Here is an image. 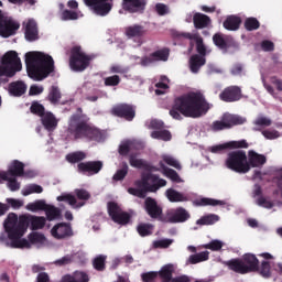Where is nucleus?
Listing matches in <instances>:
<instances>
[{"instance_id": "obj_40", "label": "nucleus", "mask_w": 282, "mask_h": 282, "mask_svg": "<svg viewBox=\"0 0 282 282\" xmlns=\"http://www.w3.org/2000/svg\"><path fill=\"white\" fill-rule=\"evenodd\" d=\"M158 276H160L162 282H173V267L171 264L162 267L158 272Z\"/></svg>"}, {"instance_id": "obj_39", "label": "nucleus", "mask_w": 282, "mask_h": 282, "mask_svg": "<svg viewBox=\"0 0 282 282\" xmlns=\"http://www.w3.org/2000/svg\"><path fill=\"white\" fill-rule=\"evenodd\" d=\"M130 166L133 169H144V171H153V166L142 159H135L133 154L129 156Z\"/></svg>"}, {"instance_id": "obj_21", "label": "nucleus", "mask_w": 282, "mask_h": 282, "mask_svg": "<svg viewBox=\"0 0 282 282\" xmlns=\"http://www.w3.org/2000/svg\"><path fill=\"white\" fill-rule=\"evenodd\" d=\"M144 209L151 219H160L162 217V206L158 204V200L153 197H147L144 200Z\"/></svg>"}, {"instance_id": "obj_47", "label": "nucleus", "mask_w": 282, "mask_h": 282, "mask_svg": "<svg viewBox=\"0 0 282 282\" xmlns=\"http://www.w3.org/2000/svg\"><path fill=\"white\" fill-rule=\"evenodd\" d=\"M62 95H61V89H58L57 86H52L47 100L51 101V105H58V101L61 100Z\"/></svg>"}, {"instance_id": "obj_4", "label": "nucleus", "mask_w": 282, "mask_h": 282, "mask_svg": "<svg viewBox=\"0 0 282 282\" xmlns=\"http://www.w3.org/2000/svg\"><path fill=\"white\" fill-rule=\"evenodd\" d=\"M167 182L164 178H160V175L153 173L142 174L141 180L137 181L135 187H129L128 193L133 195L134 197H139L140 199H144L147 197V193H158L160 188H164Z\"/></svg>"}, {"instance_id": "obj_60", "label": "nucleus", "mask_w": 282, "mask_h": 282, "mask_svg": "<svg viewBox=\"0 0 282 282\" xmlns=\"http://www.w3.org/2000/svg\"><path fill=\"white\" fill-rule=\"evenodd\" d=\"M74 193L77 199H79L80 202H87L91 199V194L85 188H76Z\"/></svg>"}, {"instance_id": "obj_29", "label": "nucleus", "mask_w": 282, "mask_h": 282, "mask_svg": "<svg viewBox=\"0 0 282 282\" xmlns=\"http://www.w3.org/2000/svg\"><path fill=\"white\" fill-rule=\"evenodd\" d=\"M3 182H8L7 186L12 193L21 191V183L17 181V176H8V173H0V184H3Z\"/></svg>"}, {"instance_id": "obj_50", "label": "nucleus", "mask_w": 282, "mask_h": 282, "mask_svg": "<svg viewBox=\"0 0 282 282\" xmlns=\"http://www.w3.org/2000/svg\"><path fill=\"white\" fill-rule=\"evenodd\" d=\"M129 173V165L127 164V162L122 163V169L118 170L115 175L112 176V180L115 182H122V180H124L127 177Z\"/></svg>"}, {"instance_id": "obj_37", "label": "nucleus", "mask_w": 282, "mask_h": 282, "mask_svg": "<svg viewBox=\"0 0 282 282\" xmlns=\"http://www.w3.org/2000/svg\"><path fill=\"white\" fill-rule=\"evenodd\" d=\"M223 122L225 123V127L227 129H230L231 127H235L237 124H243L246 120H243V118L239 116L226 113L223 116Z\"/></svg>"}, {"instance_id": "obj_43", "label": "nucleus", "mask_w": 282, "mask_h": 282, "mask_svg": "<svg viewBox=\"0 0 282 282\" xmlns=\"http://www.w3.org/2000/svg\"><path fill=\"white\" fill-rule=\"evenodd\" d=\"M137 232L140 237H151V235H153V225L149 223H140L137 226Z\"/></svg>"}, {"instance_id": "obj_44", "label": "nucleus", "mask_w": 282, "mask_h": 282, "mask_svg": "<svg viewBox=\"0 0 282 282\" xmlns=\"http://www.w3.org/2000/svg\"><path fill=\"white\" fill-rule=\"evenodd\" d=\"M209 254L210 252L208 251L192 254L189 256L187 262L191 263L192 265H195L196 263H202V261H208Z\"/></svg>"}, {"instance_id": "obj_11", "label": "nucleus", "mask_w": 282, "mask_h": 282, "mask_svg": "<svg viewBox=\"0 0 282 282\" xmlns=\"http://www.w3.org/2000/svg\"><path fill=\"white\" fill-rule=\"evenodd\" d=\"M108 214L112 221H115V224H119L120 226H127V224L131 221V215L122 212L120 206H118L115 202L108 203Z\"/></svg>"}, {"instance_id": "obj_13", "label": "nucleus", "mask_w": 282, "mask_h": 282, "mask_svg": "<svg viewBox=\"0 0 282 282\" xmlns=\"http://www.w3.org/2000/svg\"><path fill=\"white\" fill-rule=\"evenodd\" d=\"M191 219V213L184 207H177L166 213L162 221L165 224H184Z\"/></svg>"}, {"instance_id": "obj_61", "label": "nucleus", "mask_w": 282, "mask_h": 282, "mask_svg": "<svg viewBox=\"0 0 282 282\" xmlns=\"http://www.w3.org/2000/svg\"><path fill=\"white\" fill-rule=\"evenodd\" d=\"M104 85L106 87H118V85H120V76L112 75V76L106 77L104 79Z\"/></svg>"}, {"instance_id": "obj_6", "label": "nucleus", "mask_w": 282, "mask_h": 282, "mask_svg": "<svg viewBox=\"0 0 282 282\" xmlns=\"http://www.w3.org/2000/svg\"><path fill=\"white\" fill-rule=\"evenodd\" d=\"M29 226L31 227L30 214L21 215L18 219V225L15 228L11 229V236L13 237L11 238L10 248H26L30 250V241H28L25 238H21L23 235H25V232H28Z\"/></svg>"}, {"instance_id": "obj_9", "label": "nucleus", "mask_w": 282, "mask_h": 282, "mask_svg": "<svg viewBox=\"0 0 282 282\" xmlns=\"http://www.w3.org/2000/svg\"><path fill=\"white\" fill-rule=\"evenodd\" d=\"M26 210H31V213H39V210H44L48 221H54V219L61 218L62 215L61 208L47 204L45 199H37L34 203H29L26 205Z\"/></svg>"}, {"instance_id": "obj_10", "label": "nucleus", "mask_w": 282, "mask_h": 282, "mask_svg": "<svg viewBox=\"0 0 282 282\" xmlns=\"http://www.w3.org/2000/svg\"><path fill=\"white\" fill-rule=\"evenodd\" d=\"M19 28H21L19 22L14 21L11 17L0 10V36H2V39L14 36Z\"/></svg>"}, {"instance_id": "obj_49", "label": "nucleus", "mask_w": 282, "mask_h": 282, "mask_svg": "<svg viewBox=\"0 0 282 282\" xmlns=\"http://www.w3.org/2000/svg\"><path fill=\"white\" fill-rule=\"evenodd\" d=\"M107 256L99 254L93 260V267L98 272H104L106 268Z\"/></svg>"}, {"instance_id": "obj_18", "label": "nucleus", "mask_w": 282, "mask_h": 282, "mask_svg": "<svg viewBox=\"0 0 282 282\" xmlns=\"http://www.w3.org/2000/svg\"><path fill=\"white\" fill-rule=\"evenodd\" d=\"M122 8L130 14H142L147 10V0H122Z\"/></svg>"}, {"instance_id": "obj_31", "label": "nucleus", "mask_w": 282, "mask_h": 282, "mask_svg": "<svg viewBox=\"0 0 282 282\" xmlns=\"http://www.w3.org/2000/svg\"><path fill=\"white\" fill-rule=\"evenodd\" d=\"M19 224V216L14 213H10L4 220V230L8 235V238L10 241H12V230L13 228H17V225Z\"/></svg>"}, {"instance_id": "obj_52", "label": "nucleus", "mask_w": 282, "mask_h": 282, "mask_svg": "<svg viewBox=\"0 0 282 282\" xmlns=\"http://www.w3.org/2000/svg\"><path fill=\"white\" fill-rule=\"evenodd\" d=\"M196 206H224V200L204 197L196 200Z\"/></svg>"}, {"instance_id": "obj_27", "label": "nucleus", "mask_w": 282, "mask_h": 282, "mask_svg": "<svg viewBox=\"0 0 282 282\" xmlns=\"http://www.w3.org/2000/svg\"><path fill=\"white\" fill-rule=\"evenodd\" d=\"M225 265L236 274H248L242 258H234L225 262Z\"/></svg>"}, {"instance_id": "obj_62", "label": "nucleus", "mask_w": 282, "mask_h": 282, "mask_svg": "<svg viewBox=\"0 0 282 282\" xmlns=\"http://www.w3.org/2000/svg\"><path fill=\"white\" fill-rule=\"evenodd\" d=\"M256 204L258 206H261V208H267V209H271L274 208V203H272L271 200L267 199L263 196H260L257 198Z\"/></svg>"}, {"instance_id": "obj_24", "label": "nucleus", "mask_w": 282, "mask_h": 282, "mask_svg": "<svg viewBox=\"0 0 282 282\" xmlns=\"http://www.w3.org/2000/svg\"><path fill=\"white\" fill-rule=\"evenodd\" d=\"M242 263L245 264L247 274L259 271L260 262L254 253H245L242 256Z\"/></svg>"}, {"instance_id": "obj_64", "label": "nucleus", "mask_w": 282, "mask_h": 282, "mask_svg": "<svg viewBox=\"0 0 282 282\" xmlns=\"http://www.w3.org/2000/svg\"><path fill=\"white\" fill-rule=\"evenodd\" d=\"M75 282H89V275L85 272L76 271L73 275Z\"/></svg>"}, {"instance_id": "obj_33", "label": "nucleus", "mask_w": 282, "mask_h": 282, "mask_svg": "<svg viewBox=\"0 0 282 282\" xmlns=\"http://www.w3.org/2000/svg\"><path fill=\"white\" fill-rule=\"evenodd\" d=\"M223 28L229 32H237L241 28V18L239 15H229L223 23Z\"/></svg>"}, {"instance_id": "obj_23", "label": "nucleus", "mask_w": 282, "mask_h": 282, "mask_svg": "<svg viewBox=\"0 0 282 282\" xmlns=\"http://www.w3.org/2000/svg\"><path fill=\"white\" fill-rule=\"evenodd\" d=\"M268 162V158L264 154L257 153L254 150L248 151L247 164L250 169H262Z\"/></svg>"}, {"instance_id": "obj_42", "label": "nucleus", "mask_w": 282, "mask_h": 282, "mask_svg": "<svg viewBox=\"0 0 282 282\" xmlns=\"http://www.w3.org/2000/svg\"><path fill=\"white\" fill-rule=\"evenodd\" d=\"M87 153L83 151H76L73 153H68L66 155V162H69V164H78V162H83V160H86Z\"/></svg>"}, {"instance_id": "obj_57", "label": "nucleus", "mask_w": 282, "mask_h": 282, "mask_svg": "<svg viewBox=\"0 0 282 282\" xmlns=\"http://www.w3.org/2000/svg\"><path fill=\"white\" fill-rule=\"evenodd\" d=\"M34 193L41 194L43 193V187L37 184H31L25 189L22 191V195L28 197V195H32Z\"/></svg>"}, {"instance_id": "obj_20", "label": "nucleus", "mask_w": 282, "mask_h": 282, "mask_svg": "<svg viewBox=\"0 0 282 282\" xmlns=\"http://www.w3.org/2000/svg\"><path fill=\"white\" fill-rule=\"evenodd\" d=\"M102 161H87L77 164L78 173H87L88 175H98L102 171Z\"/></svg>"}, {"instance_id": "obj_54", "label": "nucleus", "mask_w": 282, "mask_h": 282, "mask_svg": "<svg viewBox=\"0 0 282 282\" xmlns=\"http://www.w3.org/2000/svg\"><path fill=\"white\" fill-rule=\"evenodd\" d=\"M30 111L34 116H39L40 118H43V116L45 115V106L39 104V101H33L30 107Z\"/></svg>"}, {"instance_id": "obj_16", "label": "nucleus", "mask_w": 282, "mask_h": 282, "mask_svg": "<svg viewBox=\"0 0 282 282\" xmlns=\"http://www.w3.org/2000/svg\"><path fill=\"white\" fill-rule=\"evenodd\" d=\"M22 30H24V39L29 41V43H34V41H39V24L34 19H29L22 23Z\"/></svg>"}, {"instance_id": "obj_63", "label": "nucleus", "mask_w": 282, "mask_h": 282, "mask_svg": "<svg viewBox=\"0 0 282 282\" xmlns=\"http://www.w3.org/2000/svg\"><path fill=\"white\" fill-rule=\"evenodd\" d=\"M141 279L143 282H155V279H158V271L142 273Z\"/></svg>"}, {"instance_id": "obj_58", "label": "nucleus", "mask_w": 282, "mask_h": 282, "mask_svg": "<svg viewBox=\"0 0 282 282\" xmlns=\"http://www.w3.org/2000/svg\"><path fill=\"white\" fill-rule=\"evenodd\" d=\"M206 250H212V252H219L224 248V242L220 240H212L209 243L204 245Z\"/></svg>"}, {"instance_id": "obj_32", "label": "nucleus", "mask_w": 282, "mask_h": 282, "mask_svg": "<svg viewBox=\"0 0 282 282\" xmlns=\"http://www.w3.org/2000/svg\"><path fill=\"white\" fill-rule=\"evenodd\" d=\"M193 23L196 30H204L208 28V25H210L212 20H210V17L204 13H195L193 15Z\"/></svg>"}, {"instance_id": "obj_8", "label": "nucleus", "mask_w": 282, "mask_h": 282, "mask_svg": "<svg viewBox=\"0 0 282 282\" xmlns=\"http://www.w3.org/2000/svg\"><path fill=\"white\" fill-rule=\"evenodd\" d=\"M91 63V57L83 52V47L75 45L70 48L69 67L73 72H85Z\"/></svg>"}, {"instance_id": "obj_5", "label": "nucleus", "mask_w": 282, "mask_h": 282, "mask_svg": "<svg viewBox=\"0 0 282 282\" xmlns=\"http://www.w3.org/2000/svg\"><path fill=\"white\" fill-rule=\"evenodd\" d=\"M23 69L21 57L17 51H9L0 57V87L10 82L9 78H14L18 72Z\"/></svg>"}, {"instance_id": "obj_55", "label": "nucleus", "mask_w": 282, "mask_h": 282, "mask_svg": "<svg viewBox=\"0 0 282 282\" xmlns=\"http://www.w3.org/2000/svg\"><path fill=\"white\" fill-rule=\"evenodd\" d=\"M57 202H66V204H68L73 208H74V206H76V204H78L76 196H74L72 194H62V195L57 196Z\"/></svg>"}, {"instance_id": "obj_14", "label": "nucleus", "mask_w": 282, "mask_h": 282, "mask_svg": "<svg viewBox=\"0 0 282 282\" xmlns=\"http://www.w3.org/2000/svg\"><path fill=\"white\" fill-rule=\"evenodd\" d=\"M98 17H107L113 8V0H84Z\"/></svg>"}, {"instance_id": "obj_45", "label": "nucleus", "mask_w": 282, "mask_h": 282, "mask_svg": "<svg viewBox=\"0 0 282 282\" xmlns=\"http://www.w3.org/2000/svg\"><path fill=\"white\" fill-rule=\"evenodd\" d=\"M219 221V216L215 214H209L203 216L200 219L196 221L198 226H213V224H217Z\"/></svg>"}, {"instance_id": "obj_53", "label": "nucleus", "mask_w": 282, "mask_h": 282, "mask_svg": "<svg viewBox=\"0 0 282 282\" xmlns=\"http://www.w3.org/2000/svg\"><path fill=\"white\" fill-rule=\"evenodd\" d=\"M151 138L154 140H164V142H169L171 140V131L169 130H156L151 133Z\"/></svg>"}, {"instance_id": "obj_30", "label": "nucleus", "mask_w": 282, "mask_h": 282, "mask_svg": "<svg viewBox=\"0 0 282 282\" xmlns=\"http://www.w3.org/2000/svg\"><path fill=\"white\" fill-rule=\"evenodd\" d=\"M165 197L169 199V202H172V204L188 202V196L186 194L178 192L174 188H167L165 191Z\"/></svg>"}, {"instance_id": "obj_15", "label": "nucleus", "mask_w": 282, "mask_h": 282, "mask_svg": "<svg viewBox=\"0 0 282 282\" xmlns=\"http://www.w3.org/2000/svg\"><path fill=\"white\" fill-rule=\"evenodd\" d=\"M175 39H187L188 41H195L196 43V52L199 54V56H206V44H204V39L195 33H188V32H175L174 33Z\"/></svg>"}, {"instance_id": "obj_36", "label": "nucleus", "mask_w": 282, "mask_h": 282, "mask_svg": "<svg viewBox=\"0 0 282 282\" xmlns=\"http://www.w3.org/2000/svg\"><path fill=\"white\" fill-rule=\"evenodd\" d=\"M159 166L162 169L163 175H165V177H167L172 182H175L176 184H180V182H182L180 174L175 170L166 167L164 162L160 161Z\"/></svg>"}, {"instance_id": "obj_46", "label": "nucleus", "mask_w": 282, "mask_h": 282, "mask_svg": "<svg viewBox=\"0 0 282 282\" xmlns=\"http://www.w3.org/2000/svg\"><path fill=\"white\" fill-rule=\"evenodd\" d=\"M258 272H260L263 279H270V276H272V265L270 264V261L263 260Z\"/></svg>"}, {"instance_id": "obj_34", "label": "nucleus", "mask_w": 282, "mask_h": 282, "mask_svg": "<svg viewBox=\"0 0 282 282\" xmlns=\"http://www.w3.org/2000/svg\"><path fill=\"white\" fill-rule=\"evenodd\" d=\"M42 124L46 131H54V129L58 127V121L56 120V117H54V113L46 112L42 116Z\"/></svg>"}, {"instance_id": "obj_2", "label": "nucleus", "mask_w": 282, "mask_h": 282, "mask_svg": "<svg viewBox=\"0 0 282 282\" xmlns=\"http://www.w3.org/2000/svg\"><path fill=\"white\" fill-rule=\"evenodd\" d=\"M82 113L70 117L68 131L75 140H87L88 142H105V133L89 123V117L83 115V108H78Z\"/></svg>"}, {"instance_id": "obj_51", "label": "nucleus", "mask_w": 282, "mask_h": 282, "mask_svg": "<svg viewBox=\"0 0 282 282\" xmlns=\"http://www.w3.org/2000/svg\"><path fill=\"white\" fill-rule=\"evenodd\" d=\"M28 239L31 247L32 245H36V243H45V235L36 231L29 234Z\"/></svg>"}, {"instance_id": "obj_56", "label": "nucleus", "mask_w": 282, "mask_h": 282, "mask_svg": "<svg viewBox=\"0 0 282 282\" xmlns=\"http://www.w3.org/2000/svg\"><path fill=\"white\" fill-rule=\"evenodd\" d=\"M78 19V12L72 11V10H63L61 13V20L62 21H77Z\"/></svg>"}, {"instance_id": "obj_1", "label": "nucleus", "mask_w": 282, "mask_h": 282, "mask_svg": "<svg viewBox=\"0 0 282 282\" xmlns=\"http://www.w3.org/2000/svg\"><path fill=\"white\" fill-rule=\"evenodd\" d=\"M210 105L200 91H191L174 98L170 109L173 120H184V118H202L206 116ZM184 116V117H183Z\"/></svg>"}, {"instance_id": "obj_48", "label": "nucleus", "mask_w": 282, "mask_h": 282, "mask_svg": "<svg viewBox=\"0 0 282 282\" xmlns=\"http://www.w3.org/2000/svg\"><path fill=\"white\" fill-rule=\"evenodd\" d=\"M261 28V22L257 18H247L245 20V29L247 32H254V30H259Z\"/></svg>"}, {"instance_id": "obj_19", "label": "nucleus", "mask_w": 282, "mask_h": 282, "mask_svg": "<svg viewBox=\"0 0 282 282\" xmlns=\"http://www.w3.org/2000/svg\"><path fill=\"white\" fill-rule=\"evenodd\" d=\"M170 54L171 51L169 48L158 50L151 53L149 56L143 57L141 59V65H152V63H158L160 61L166 63V61H169Z\"/></svg>"}, {"instance_id": "obj_7", "label": "nucleus", "mask_w": 282, "mask_h": 282, "mask_svg": "<svg viewBox=\"0 0 282 282\" xmlns=\"http://www.w3.org/2000/svg\"><path fill=\"white\" fill-rule=\"evenodd\" d=\"M225 166L235 173L246 174L250 173V166L248 165V155L243 150L231 151L227 154L225 160Z\"/></svg>"}, {"instance_id": "obj_59", "label": "nucleus", "mask_w": 282, "mask_h": 282, "mask_svg": "<svg viewBox=\"0 0 282 282\" xmlns=\"http://www.w3.org/2000/svg\"><path fill=\"white\" fill-rule=\"evenodd\" d=\"M163 162L167 164L169 166H173V169H176L177 171H182V165L180 164V161L171 155H163L162 156Z\"/></svg>"}, {"instance_id": "obj_17", "label": "nucleus", "mask_w": 282, "mask_h": 282, "mask_svg": "<svg viewBox=\"0 0 282 282\" xmlns=\"http://www.w3.org/2000/svg\"><path fill=\"white\" fill-rule=\"evenodd\" d=\"M241 98L243 95L239 86H228L219 94V99L223 102H239Z\"/></svg>"}, {"instance_id": "obj_35", "label": "nucleus", "mask_w": 282, "mask_h": 282, "mask_svg": "<svg viewBox=\"0 0 282 282\" xmlns=\"http://www.w3.org/2000/svg\"><path fill=\"white\" fill-rule=\"evenodd\" d=\"M203 65H206V57H203L202 55H197V54L191 56L189 67L193 74H197V72L202 69Z\"/></svg>"}, {"instance_id": "obj_12", "label": "nucleus", "mask_w": 282, "mask_h": 282, "mask_svg": "<svg viewBox=\"0 0 282 282\" xmlns=\"http://www.w3.org/2000/svg\"><path fill=\"white\" fill-rule=\"evenodd\" d=\"M110 113L116 116V118H122L128 122H132L133 118H135V106L131 104H118L111 108Z\"/></svg>"}, {"instance_id": "obj_3", "label": "nucleus", "mask_w": 282, "mask_h": 282, "mask_svg": "<svg viewBox=\"0 0 282 282\" xmlns=\"http://www.w3.org/2000/svg\"><path fill=\"white\" fill-rule=\"evenodd\" d=\"M25 65L29 78L32 80H45L54 73V58L41 52H29L25 54Z\"/></svg>"}, {"instance_id": "obj_41", "label": "nucleus", "mask_w": 282, "mask_h": 282, "mask_svg": "<svg viewBox=\"0 0 282 282\" xmlns=\"http://www.w3.org/2000/svg\"><path fill=\"white\" fill-rule=\"evenodd\" d=\"M31 230H43L46 219L43 216L30 215Z\"/></svg>"}, {"instance_id": "obj_25", "label": "nucleus", "mask_w": 282, "mask_h": 282, "mask_svg": "<svg viewBox=\"0 0 282 282\" xmlns=\"http://www.w3.org/2000/svg\"><path fill=\"white\" fill-rule=\"evenodd\" d=\"M0 173H7V176L10 177H23L24 175H28V172L25 173V164L19 160H13L9 165L8 171Z\"/></svg>"}, {"instance_id": "obj_38", "label": "nucleus", "mask_w": 282, "mask_h": 282, "mask_svg": "<svg viewBox=\"0 0 282 282\" xmlns=\"http://www.w3.org/2000/svg\"><path fill=\"white\" fill-rule=\"evenodd\" d=\"M126 35L128 39H140V36H144V26L139 24L128 26L126 28Z\"/></svg>"}, {"instance_id": "obj_22", "label": "nucleus", "mask_w": 282, "mask_h": 282, "mask_svg": "<svg viewBox=\"0 0 282 282\" xmlns=\"http://www.w3.org/2000/svg\"><path fill=\"white\" fill-rule=\"evenodd\" d=\"M51 235L55 239H67V237L74 236V231L72 230V225L67 223H59L51 229Z\"/></svg>"}, {"instance_id": "obj_28", "label": "nucleus", "mask_w": 282, "mask_h": 282, "mask_svg": "<svg viewBox=\"0 0 282 282\" xmlns=\"http://www.w3.org/2000/svg\"><path fill=\"white\" fill-rule=\"evenodd\" d=\"M28 91V85H25L23 82H12L9 84V94L10 96H14L15 98H19L23 96Z\"/></svg>"}, {"instance_id": "obj_26", "label": "nucleus", "mask_w": 282, "mask_h": 282, "mask_svg": "<svg viewBox=\"0 0 282 282\" xmlns=\"http://www.w3.org/2000/svg\"><path fill=\"white\" fill-rule=\"evenodd\" d=\"M213 42H214V45H216V47H218V50H221V52H224V54H226L232 45L231 44L232 39H230V36H228V35H224L221 33H215L213 35Z\"/></svg>"}]
</instances>
